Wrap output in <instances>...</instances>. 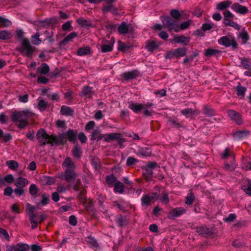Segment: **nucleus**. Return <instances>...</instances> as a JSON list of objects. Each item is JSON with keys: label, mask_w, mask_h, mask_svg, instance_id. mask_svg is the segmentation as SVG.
<instances>
[{"label": "nucleus", "mask_w": 251, "mask_h": 251, "mask_svg": "<svg viewBox=\"0 0 251 251\" xmlns=\"http://www.w3.org/2000/svg\"><path fill=\"white\" fill-rule=\"evenodd\" d=\"M33 115V113L32 112L28 110H25L23 111L13 113L12 115V118L13 122L15 123L19 122L17 124L18 127L20 129H23L28 125L27 119Z\"/></svg>", "instance_id": "obj_1"}, {"label": "nucleus", "mask_w": 251, "mask_h": 251, "mask_svg": "<svg viewBox=\"0 0 251 251\" xmlns=\"http://www.w3.org/2000/svg\"><path fill=\"white\" fill-rule=\"evenodd\" d=\"M36 136L38 142L41 146L48 143H55L56 140L55 136L48 134L43 128H41L38 131Z\"/></svg>", "instance_id": "obj_2"}, {"label": "nucleus", "mask_w": 251, "mask_h": 251, "mask_svg": "<svg viewBox=\"0 0 251 251\" xmlns=\"http://www.w3.org/2000/svg\"><path fill=\"white\" fill-rule=\"evenodd\" d=\"M218 43L226 48L231 47L234 50L238 48V44L234 37L231 36H223L218 40Z\"/></svg>", "instance_id": "obj_3"}, {"label": "nucleus", "mask_w": 251, "mask_h": 251, "mask_svg": "<svg viewBox=\"0 0 251 251\" xmlns=\"http://www.w3.org/2000/svg\"><path fill=\"white\" fill-rule=\"evenodd\" d=\"M34 47L30 45L29 40L25 39L23 41L22 47L19 51L23 55L31 57L34 52Z\"/></svg>", "instance_id": "obj_4"}, {"label": "nucleus", "mask_w": 251, "mask_h": 251, "mask_svg": "<svg viewBox=\"0 0 251 251\" xmlns=\"http://www.w3.org/2000/svg\"><path fill=\"white\" fill-rule=\"evenodd\" d=\"M164 25L170 31L174 30L177 32L179 31L177 22L169 17H162L161 20Z\"/></svg>", "instance_id": "obj_5"}, {"label": "nucleus", "mask_w": 251, "mask_h": 251, "mask_svg": "<svg viewBox=\"0 0 251 251\" xmlns=\"http://www.w3.org/2000/svg\"><path fill=\"white\" fill-rule=\"evenodd\" d=\"M227 113L230 119L235 122L237 125H241L243 123V120L241 115L232 109L227 110Z\"/></svg>", "instance_id": "obj_6"}, {"label": "nucleus", "mask_w": 251, "mask_h": 251, "mask_svg": "<svg viewBox=\"0 0 251 251\" xmlns=\"http://www.w3.org/2000/svg\"><path fill=\"white\" fill-rule=\"evenodd\" d=\"M186 212V209L181 207H176L172 209L169 212L168 217L170 219L180 217Z\"/></svg>", "instance_id": "obj_7"}, {"label": "nucleus", "mask_w": 251, "mask_h": 251, "mask_svg": "<svg viewBox=\"0 0 251 251\" xmlns=\"http://www.w3.org/2000/svg\"><path fill=\"white\" fill-rule=\"evenodd\" d=\"M115 40L112 38L110 40L104 41L101 46V50L102 52H107L111 51L113 49Z\"/></svg>", "instance_id": "obj_8"}, {"label": "nucleus", "mask_w": 251, "mask_h": 251, "mask_svg": "<svg viewBox=\"0 0 251 251\" xmlns=\"http://www.w3.org/2000/svg\"><path fill=\"white\" fill-rule=\"evenodd\" d=\"M187 53V50L185 48H179L173 51H170L168 54V56L171 58L172 57H176V58H180L184 56Z\"/></svg>", "instance_id": "obj_9"}, {"label": "nucleus", "mask_w": 251, "mask_h": 251, "mask_svg": "<svg viewBox=\"0 0 251 251\" xmlns=\"http://www.w3.org/2000/svg\"><path fill=\"white\" fill-rule=\"evenodd\" d=\"M29 248L27 244L18 243L15 246L7 247L6 251H27Z\"/></svg>", "instance_id": "obj_10"}, {"label": "nucleus", "mask_w": 251, "mask_h": 251, "mask_svg": "<svg viewBox=\"0 0 251 251\" xmlns=\"http://www.w3.org/2000/svg\"><path fill=\"white\" fill-rule=\"evenodd\" d=\"M77 132L73 129H69L62 135L63 138H67L71 142L75 143L77 140Z\"/></svg>", "instance_id": "obj_11"}, {"label": "nucleus", "mask_w": 251, "mask_h": 251, "mask_svg": "<svg viewBox=\"0 0 251 251\" xmlns=\"http://www.w3.org/2000/svg\"><path fill=\"white\" fill-rule=\"evenodd\" d=\"M231 9L236 13H239L241 14H245L249 11L248 8L242 5H240L238 3H234L231 5Z\"/></svg>", "instance_id": "obj_12"}, {"label": "nucleus", "mask_w": 251, "mask_h": 251, "mask_svg": "<svg viewBox=\"0 0 251 251\" xmlns=\"http://www.w3.org/2000/svg\"><path fill=\"white\" fill-rule=\"evenodd\" d=\"M139 75V72L136 70H133L130 71L126 72L122 74L121 76L126 80L136 78Z\"/></svg>", "instance_id": "obj_13"}, {"label": "nucleus", "mask_w": 251, "mask_h": 251, "mask_svg": "<svg viewBox=\"0 0 251 251\" xmlns=\"http://www.w3.org/2000/svg\"><path fill=\"white\" fill-rule=\"evenodd\" d=\"M173 41L177 44H181L183 45H187L190 43V38L183 35H176L174 36Z\"/></svg>", "instance_id": "obj_14"}, {"label": "nucleus", "mask_w": 251, "mask_h": 251, "mask_svg": "<svg viewBox=\"0 0 251 251\" xmlns=\"http://www.w3.org/2000/svg\"><path fill=\"white\" fill-rule=\"evenodd\" d=\"M62 166L65 170H73L76 168L75 165L70 157H67L65 159Z\"/></svg>", "instance_id": "obj_15"}, {"label": "nucleus", "mask_w": 251, "mask_h": 251, "mask_svg": "<svg viewBox=\"0 0 251 251\" xmlns=\"http://www.w3.org/2000/svg\"><path fill=\"white\" fill-rule=\"evenodd\" d=\"M131 31V25L127 24L123 22L118 27V31L120 34H126Z\"/></svg>", "instance_id": "obj_16"}, {"label": "nucleus", "mask_w": 251, "mask_h": 251, "mask_svg": "<svg viewBox=\"0 0 251 251\" xmlns=\"http://www.w3.org/2000/svg\"><path fill=\"white\" fill-rule=\"evenodd\" d=\"M181 113L185 117L189 118L191 117L193 115L197 116L200 114V112L198 110L196 109L187 108L182 110L181 111Z\"/></svg>", "instance_id": "obj_17"}, {"label": "nucleus", "mask_w": 251, "mask_h": 251, "mask_svg": "<svg viewBox=\"0 0 251 251\" xmlns=\"http://www.w3.org/2000/svg\"><path fill=\"white\" fill-rule=\"evenodd\" d=\"M128 108L134 113H138L144 109V105L142 103L128 102Z\"/></svg>", "instance_id": "obj_18"}, {"label": "nucleus", "mask_w": 251, "mask_h": 251, "mask_svg": "<svg viewBox=\"0 0 251 251\" xmlns=\"http://www.w3.org/2000/svg\"><path fill=\"white\" fill-rule=\"evenodd\" d=\"M103 13L111 12L113 14H117V9L115 7L112 3H106L104 4L102 8Z\"/></svg>", "instance_id": "obj_19"}, {"label": "nucleus", "mask_w": 251, "mask_h": 251, "mask_svg": "<svg viewBox=\"0 0 251 251\" xmlns=\"http://www.w3.org/2000/svg\"><path fill=\"white\" fill-rule=\"evenodd\" d=\"M120 138L121 134L118 133H111L109 134H105L103 135V140L107 142Z\"/></svg>", "instance_id": "obj_20"}, {"label": "nucleus", "mask_w": 251, "mask_h": 251, "mask_svg": "<svg viewBox=\"0 0 251 251\" xmlns=\"http://www.w3.org/2000/svg\"><path fill=\"white\" fill-rule=\"evenodd\" d=\"M232 4V2L230 0H226L218 3L216 4V9L219 11L226 9Z\"/></svg>", "instance_id": "obj_21"}, {"label": "nucleus", "mask_w": 251, "mask_h": 251, "mask_svg": "<svg viewBox=\"0 0 251 251\" xmlns=\"http://www.w3.org/2000/svg\"><path fill=\"white\" fill-rule=\"evenodd\" d=\"M93 89L89 86H85L81 91V95L87 98H90L93 95Z\"/></svg>", "instance_id": "obj_22"}, {"label": "nucleus", "mask_w": 251, "mask_h": 251, "mask_svg": "<svg viewBox=\"0 0 251 251\" xmlns=\"http://www.w3.org/2000/svg\"><path fill=\"white\" fill-rule=\"evenodd\" d=\"M29 220L31 224L32 229L36 228L39 223L38 215L36 214H31L29 216Z\"/></svg>", "instance_id": "obj_23"}, {"label": "nucleus", "mask_w": 251, "mask_h": 251, "mask_svg": "<svg viewBox=\"0 0 251 251\" xmlns=\"http://www.w3.org/2000/svg\"><path fill=\"white\" fill-rule=\"evenodd\" d=\"M223 22L226 26H231L237 30L240 29V26L236 23L233 22L232 19H224Z\"/></svg>", "instance_id": "obj_24"}, {"label": "nucleus", "mask_w": 251, "mask_h": 251, "mask_svg": "<svg viewBox=\"0 0 251 251\" xmlns=\"http://www.w3.org/2000/svg\"><path fill=\"white\" fill-rule=\"evenodd\" d=\"M222 51L219 50L209 48L205 50L204 55L207 57H211L220 55Z\"/></svg>", "instance_id": "obj_25"}, {"label": "nucleus", "mask_w": 251, "mask_h": 251, "mask_svg": "<svg viewBox=\"0 0 251 251\" xmlns=\"http://www.w3.org/2000/svg\"><path fill=\"white\" fill-rule=\"evenodd\" d=\"M249 134V131L247 130L238 131L234 133L233 134V138L235 140H241L247 137Z\"/></svg>", "instance_id": "obj_26"}, {"label": "nucleus", "mask_w": 251, "mask_h": 251, "mask_svg": "<svg viewBox=\"0 0 251 251\" xmlns=\"http://www.w3.org/2000/svg\"><path fill=\"white\" fill-rule=\"evenodd\" d=\"M28 183V180L25 178L20 177L17 179L15 181V185L17 187H20L23 188Z\"/></svg>", "instance_id": "obj_27"}, {"label": "nucleus", "mask_w": 251, "mask_h": 251, "mask_svg": "<svg viewBox=\"0 0 251 251\" xmlns=\"http://www.w3.org/2000/svg\"><path fill=\"white\" fill-rule=\"evenodd\" d=\"M64 176L67 181H70L74 179L75 177V170H65L64 172Z\"/></svg>", "instance_id": "obj_28"}, {"label": "nucleus", "mask_w": 251, "mask_h": 251, "mask_svg": "<svg viewBox=\"0 0 251 251\" xmlns=\"http://www.w3.org/2000/svg\"><path fill=\"white\" fill-rule=\"evenodd\" d=\"M159 47V44L154 41H148L146 45V48L150 51H153Z\"/></svg>", "instance_id": "obj_29"}, {"label": "nucleus", "mask_w": 251, "mask_h": 251, "mask_svg": "<svg viewBox=\"0 0 251 251\" xmlns=\"http://www.w3.org/2000/svg\"><path fill=\"white\" fill-rule=\"evenodd\" d=\"M74 111L69 107L63 105L62 106L60 109V113L62 115L66 116H72L73 115Z\"/></svg>", "instance_id": "obj_30"}, {"label": "nucleus", "mask_w": 251, "mask_h": 251, "mask_svg": "<svg viewBox=\"0 0 251 251\" xmlns=\"http://www.w3.org/2000/svg\"><path fill=\"white\" fill-rule=\"evenodd\" d=\"M196 231L200 234H202L204 236L207 235L211 233V230L209 228H207L205 226H198L196 228Z\"/></svg>", "instance_id": "obj_31"}, {"label": "nucleus", "mask_w": 251, "mask_h": 251, "mask_svg": "<svg viewBox=\"0 0 251 251\" xmlns=\"http://www.w3.org/2000/svg\"><path fill=\"white\" fill-rule=\"evenodd\" d=\"M124 190V185L122 182L120 181L116 182L114 187V190L115 193L122 194Z\"/></svg>", "instance_id": "obj_32"}, {"label": "nucleus", "mask_w": 251, "mask_h": 251, "mask_svg": "<svg viewBox=\"0 0 251 251\" xmlns=\"http://www.w3.org/2000/svg\"><path fill=\"white\" fill-rule=\"evenodd\" d=\"M239 37L242 39V43L244 44H246L250 39V36L248 32L244 29L239 33Z\"/></svg>", "instance_id": "obj_33"}, {"label": "nucleus", "mask_w": 251, "mask_h": 251, "mask_svg": "<svg viewBox=\"0 0 251 251\" xmlns=\"http://www.w3.org/2000/svg\"><path fill=\"white\" fill-rule=\"evenodd\" d=\"M37 71L41 74L47 75L50 71V67L48 64L43 63L38 68Z\"/></svg>", "instance_id": "obj_34"}, {"label": "nucleus", "mask_w": 251, "mask_h": 251, "mask_svg": "<svg viewBox=\"0 0 251 251\" xmlns=\"http://www.w3.org/2000/svg\"><path fill=\"white\" fill-rule=\"evenodd\" d=\"M222 159H226L229 157H231L232 160L234 159L232 152L228 149L226 148L224 151L221 153Z\"/></svg>", "instance_id": "obj_35"}, {"label": "nucleus", "mask_w": 251, "mask_h": 251, "mask_svg": "<svg viewBox=\"0 0 251 251\" xmlns=\"http://www.w3.org/2000/svg\"><path fill=\"white\" fill-rule=\"evenodd\" d=\"M242 189L247 195L251 196V181H249L247 183L243 184L242 186Z\"/></svg>", "instance_id": "obj_36"}, {"label": "nucleus", "mask_w": 251, "mask_h": 251, "mask_svg": "<svg viewBox=\"0 0 251 251\" xmlns=\"http://www.w3.org/2000/svg\"><path fill=\"white\" fill-rule=\"evenodd\" d=\"M246 91V88L245 87L241 86V84H239L236 87L237 95L241 98L244 97Z\"/></svg>", "instance_id": "obj_37"}, {"label": "nucleus", "mask_w": 251, "mask_h": 251, "mask_svg": "<svg viewBox=\"0 0 251 251\" xmlns=\"http://www.w3.org/2000/svg\"><path fill=\"white\" fill-rule=\"evenodd\" d=\"M137 154L140 156L148 157L151 155V151L150 149L148 148L141 149L139 150Z\"/></svg>", "instance_id": "obj_38"}, {"label": "nucleus", "mask_w": 251, "mask_h": 251, "mask_svg": "<svg viewBox=\"0 0 251 251\" xmlns=\"http://www.w3.org/2000/svg\"><path fill=\"white\" fill-rule=\"evenodd\" d=\"M90 52V48L85 47L79 48L77 51V54L79 56H83L89 54Z\"/></svg>", "instance_id": "obj_39"}, {"label": "nucleus", "mask_w": 251, "mask_h": 251, "mask_svg": "<svg viewBox=\"0 0 251 251\" xmlns=\"http://www.w3.org/2000/svg\"><path fill=\"white\" fill-rule=\"evenodd\" d=\"M12 38L11 33L7 30L0 31V39L6 40Z\"/></svg>", "instance_id": "obj_40"}, {"label": "nucleus", "mask_w": 251, "mask_h": 251, "mask_svg": "<svg viewBox=\"0 0 251 251\" xmlns=\"http://www.w3.org/2000/svg\"><path fill=\"white\" fill-rule=\"evenodd\" d=\"M151 201V200L150 198V195L148 194L143 195L141 198V203L142 205H150Z\"/></svg>", "instance_id": "obj_41"}, {"label": "nucleus", "mask_w": 251, "mask_h": 251, "mask_svg": "<svg viewBox=\"0 0 251 251\" xmlns=\"http://www.w3.org/2000/svg\"><path fill=\"white\" fill-rule=\"evenodd\" d=\"M77 23L78 25L81 26L87 27L91 26V23L90 21L85 20L83 18H79L76 20Z\"/></svg>", "instance_id": "obj_42"}, {"label": "nucleus", "mask_w": 251, "mask_h": 251, "mask_svg": "<svg viewBox=\"0 0 251 251\" xmlns=\"http://www.w3.org/2000/svg\"><path fill=\"white\" fill-rule=\"evenodd\" d=\"M6 165L9 169L12 170H15L18 167V163L14 160H9L6 161Z\"/></svg>", "instance_id": "obj_43"}, {"label": "nucleus", "mask_w": 251, "mask_h": 251, "mask_svg": "<svg viewBox=\"0 0 251 251\" xmlns=\"http://www.w3.org/2000/svg\"><path fill=\"white\" fill-rule=\"evenodd\" d=\"M11 24V21L9 20L0 16V27H7Z\"/></svg>", "instance_id": "obj_44"}, {"label": "nucleus", "mask_w": 251, "mask_h": 251, "mask_svg": "<svg viewBox=\"0 0 251 251\" xmlns=\"http://www.w3.org/2000/svg\"><path fill=\"white\" fill-rule=\"evenodd\" d=\"M72 153L75 157L77 158H80L81 155L80 148L78 146H75L72 150Z\"/></svg>", "instance_id": "obj_45"}, {"label": "nucleus", "mask_w": 251, "mask_h": 251, "mask_svg": "<svg viewBox=\"0 0 251 251\" xmlns=\"http://www.w3.org/2000/svg\"><path fill=\"white\" fill-rule=\"evenodd\" d=\"M40 34L38 32H37L35 35H32L31 37L32 43L36 45H39L41 40L39 38Z\"/></svg>", "instance_id": "obj_46"}, {"label": "nucleus", "mask_w": 251, "mask_h": 251, "mask_svg": "<svg viewBox=\"0 0 251 251\" xmlns=\"http://www.w3.org/2000/svg\"><path fill=\"white\" fill-rule=\"evenodd\" d=\"M195 197L191 193H189L185 199V203L188 205H191L194 201Z\"/></svg>", "instance_id": "obj_47"}, {"label": "nucleus", "mask_w": 251, "mask_h": 251, "mask_svg": "<svg viewBox=\"0 0 251 251\" xmlns=\"http://www.w3.org/2000/svg\"><path fill=\"white\" fill-rule=\"evenodd\" d=\"M77 36V33L75 32H72L68 35L62 41L63 43H67L71 41L74 38Z\"/></svg>", "instance_id": "obj_48"}, {"label": "nucleus", "mask_w": 251, "mask_h": 251, "mask_svg": "<svg viewBox=\"0 0 251 251\" xmlns=\"http://www.w3.org/2000/svg\"><path fill=\"white\" fill-rule=\"evenodd\" d=\"M241 62L245 69H249L250 67H251V61L245 57L241 58Z\"/></svg>", "instance_id": "obj_49"}, {"label": "nucleus", "mask_w": 251, "mask_h": 251, "mask_svg": "<svg viewBox=\"0 0 251 251\" xmlns=\"http://www.w3.org/2000/svg\"><path fill=\"white\" fill-rule=\"evenodd\" d=\"M203 113L208 116H213L215 115L214 110L209 107L205 106L203 108Z\"/></svg>", "instance_id": "obj_50"}, {"label": "nucleus", "mask_w": 251, "mask_h": 251, "mask_svg": "<svg viewBox=\"0 0 251 251\" xmlns=\"http://www.w3.org/2000/svg\"><path fill=\"white\" fill-rule=\"evenodd\" d=\"M47 105V102L45 100H39L38 104V109L41 111H44L46 109Z\"/></svg>", "instance_id": "obj_51"}, {"label": "nucleus", "mask_w": 251, "mask_h": 251, "mask_svg": "<svg viewBox=\"0 0 251 251\" xmlns=\"http://www.w3.org/2000/svg\"><path fill=\"white\" fill-rule=\"evenodd\" d=\"M171 16L175 19H178L181 16V14L176 9H173L170 11Z\"/></svg>", "instance_id": "obj_52"}, {"label": "nucleus", "mask_w": 251, "mask_h": 251, "mask_svg": "<svg viewBox=\"0 0 251 251\" xmlns=\"http://www.w3.org/2000/svg\"><path fill=\"white\" fill-rule=\"evenodd\" d=\"M138 162V160L133 157H128L126 160V165L128 166H132Z\"/></svg>", "instance_id": "obj_53"}, {"label": "nucleus", "mask_w": 251, "mask_h": 251, "mask_svg": "<svg viewBox=\"0 0 251 251\" xmlns=\"http://www.w3.org/2000/svg\"><path fill=\"white\" fill-rule=\"evenodd\" d=\"M116 177L113 175L107 176L106 177V182L108 185H112L114 182L116 183Z\"/></svg>", "instance_id": "obj_54"}, {"label": "nucleus", "mask_w": 251, "mask_h": 251, "mask_svg": "<svg viewBox=\"0 0 251 251\" xmlns=\"http://www.w3.org/2000/svg\"><path fill=\"white\" fill-rule=\"evenodd\" d=\"M0 237L5 238L7 241H9V236L7 231L2 228H0Z\"/></svg>", "instance_id": "obj_55"}, {"label": "nucleus", "mask_w": 251, "mask_h": 251, "mask_svg": "<svg viewBox=\"0 0 251 251\" xmlns=\"http://www.w3.org/2000/svg\"><path fill=\"white\" fill-rule=\"evenodd\" d=\"M225 169L227 171H233L235 169V165L233 162H232L230 164L225 163Z\"/></svg>", "instance_id": "obj_56"}, {"label": "nucleus", "mask_w": 251, "mask_h": 251, "mask_svg": "<svg viewBox=\"0 0 251 251\" xmlns=\"http://www.w3.org/2000/svg\"><path fill=\"white\" fill-rule=\"evenodd\" d=\"M26 210L27 212V214L29 216L31 214H34L33 213L35 210V207L29 203H26L25 205Z\"/></svg>", "instance_id": "obj_57"}, {"label": "nucleus", "mask_w": 251, "mask_h": 251, "mask_svg": "<svg viewBox=\"0 0 251 251\" xmlns=\"http://www.w3.org/2000/svg\"><path fill=\"white\" fill-rule=\"evenodd\" d=\"M143 174L146 179L148 180H150L152 178L153 172L151 170L145 169V172L143 173Z\"/></svg>", "instance_id": "obj_58"}, {"label": "nucleus", "mask_w": 251, "mask_h": 251, "mask_svg": "<svg viewBox=\"0 0 251 251\" xmlns=\"http://www.w3.org/2000/svg\"><path fill=\"white\" fill-rule=\"evenodd\" d=\"M24 32L22 29L18 30L16 31V36L18 40L21 41L23 43V40L27 39V38H24Z\"/></svg>", "instance_id": "obj_59"}, {"label": "nucleus", "mask_w": 251, "mask_h": 251, "mask_svg": "<svg viewBox=\"0 0 251 251\" xmlns=\"http://www.w3.org/2000/svg\"><path fill=\"white\" fill-rule=\"evenodd\" d=\"M5 183H11L14 180V176L11 174H9L3 177Z\"/></svg>", "instance_id": "obj_60"}, {"label": "nucleus", "mask_w": 251, "mask_h": 251, "mask_svg": "<svg viewBox=\"0 0 251 251\" xmlns=\"http://www.w3.org/2000/svg\"><path fill=\"white\" fill-rule=\"evenodd\" d=\"M42 200L40 202V204L42 205H46L49 203L50 198L49 196H47L44 194L42 196Z\"/></svg>", "instance_id": "obj_61"}, {"label": "nucleus", "mask_w": 251, "mask_h": 251, "mask_svg": "<svg viewBox=\"0 0 251 251\" xmlns=\"http://www.w3.org/2000/svg\"><path fill=\"white\" fill-rule=\"evenodd\" d=\"M37 191H38L37 188L35 184H33L30 186L29 193L31 195H32V196L35 195L37 193Z\"/></svg>", "instance_id": "obj_62"}, {"label": "nucleus", "mask_w": 251, "mask_h": 251, "mask_svg": "<svg viewBox=\"0 0 251 251\" xmlns=\"http://www.w3.org/2000/svg\"><path fill=\"white\" fill-rule=\"evenodd\" d=\"M160 201L162 203L167 204L169 201L168 195L166 193H164L160 197Z\"/></svg>", "instance_id": "obj_63"}, {"label": "nucleus", "mask_w": 251, "mask_h": 251, "mask_svg": "<svg viewBox=\"0 0 251 251\" xmlns=\"http://www.w3.org/2000/svg\"><path fill=\"white\" fill-rule=\"evenodd\" d=\"M19 101L21 102L26 103L28 100V96L27 94H24L19 96Z\"/></svg>", "instance_id": "obj_64"}]
</instances>
